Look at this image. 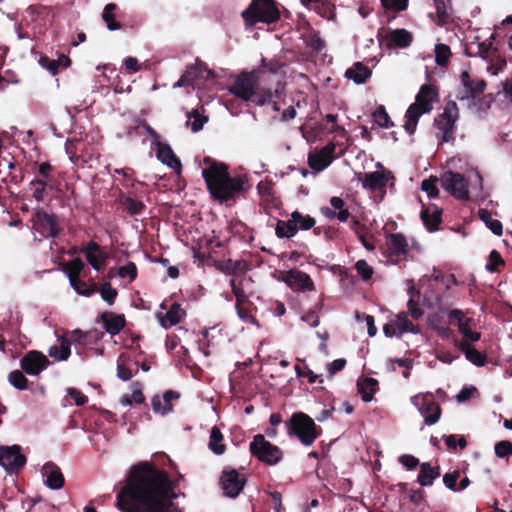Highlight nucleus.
Listing matches in <instances>:
<instances>
[{
  "label": "nucleus",
  "instance_id": "nucleus-50",
  "mask_svg": "<svg viewBox=\"0 0 512 512\" xmlns=\"http://www.w3.org/2000/svg\"><path fill=\"white\" fill-rule=\"evenodd\" d=\"M188 121L187 124L191 126L193 132H199L202 130L204 124L208 121V117L201 116L197 110L187 113Z\"/></svg>",
  "mask_w": 512,
  "mask_h": 512
},
{
  "label": "nucleus",
  "instance_id": "nucleus-21",
  "mask_svg": "<svg viewBox=\"0 0 512 512\" xmlns=\"http://www.w3.org/2000/svg\"><path fill=\"white\" fill-rule=\"evenodd\" d=\"M320 211L321 214L329 221L338 220L339 222H346L350 216V212L346 207L345 201L336 196L330 199V206H324Z\"/></svg>",
  "mask_w": 512,
  "mask_h": 512
},
{
  "label": "nucleus",
  "instance_id": "nucleus-52",
  "mask_svg": "<svg viewBox=\"0 0 512 512\" xmlns=\"http://www.w3.org/2000/svg\"><path fill=\"white\" fill-rule=\"evenodd\" d=\"M309 167L316 172H320L328 167L331 163L330 160L325 159L319 152L310 154L308 157Z\"/></svg>",
  "mask_w": 512,
  "mask_h": 512
},
{
  "label": "nucleus",
  "instance_id": "nucleus-51",
  "mask_svg": "<svg viewBox=\"0 0 512 512\" xmlns=\"http://www.w3.org/2000/svg\"><path fill=\"white\" fill-rule=\"evenodd\" d=\"M98 291L100 292L101 298L107 302L109 305H113L118 292L115 288H113L110 282H106L104 284H98Z\"/></svg>",
  "mask_w": 512,
  "mask_h": 512
},
{
  "label": "nucleus",
  "instance_id": "nucleus-37",
  "mask_svg": "<svg viewBox=\"0 0 512 512\" xmlns=\"http://www.w3.org/2000/svg\"><path fill=\"white\" fill-rule=\"evenodd\" d=\"M224 436L217 426L212 427L209 438V449L216 455H222L226 446L223 443Z\"/></svg>",
  "mask_w": 512,
  "mask_h": 512
},
{
  "label": "nucleus",
  "instance_id": "nucleus-58",
  "mask_svg": "<svg viewBox=\"0 0 512 512\" xmlns=\"http://www.w3.org/2000/svg\"><path fill=\"white\" fill-rule=\"evenodd\" d=\"M251 302H240L236 303L235 307L237 310L238 316L247 323H256L255 317L252 315L249 307L247 305H251Z\"/></svg>",
  "mask_w": 512,
  "mask_h": 512
},
{
  "label": "nucleus",
  "instance_id": "nucleus-27",
  "mask_svg": "<svg viewBox=\"0 0 512 512\" xmlns=\"http://www.w3.org/2000/svg\"><path fill=\"white\" fill-rule=\"evenodd\" d=\"M157 158L160 160L163 164L167 165L168 167L180 171L181 170V161L180 159L175 155L172 148L166 144V143H157Z\"/></svg>",
  "mask_w": 512,
  "mask_h": 512
},
{
  "label": "nucleus",
  "instance_id": "nucleus-7",
  "mask_svg": "<svg viewBox=\"0 0 512 512\" xmlns=\"http://www.w3.org/2000/svg\"><path fill=\"white\" fill-rule=\"evenodd\" d=\"M249 451L252 457L268 466L279 464L284 457V452L277 445L266 440L262 434H256L249 443Z\"/></svg>",
  "mask_w": 512,
  "mask_h": 512
},
{
  "label": "nucleus",
  "instance_id": "nucleus-23",
  "mask_svg": "<svg viewBox=\"0 0 512 512\" xmlns=\"http://www.w3.org/2000/svg\"><path fill=\"white\" fill-rule=\"evenodd\" d=\"M113 173L122 177L118 181L120 185L125 189L124 192L139 191L141 189L144 190L147 188L146 183L139 181L136 178V172L131 167L115 168Z\"/></svg>",
  "mask_w": 512,
  "mask_h": 512
},
{
  "label": "nucleus",
  "instance_id": "nucleus-9",
  "mask_svg": "<svg viewBox=\"0 0 512 512\" xmlns=\"http://www.w3.org/2000/svg\"><path fill=\"white\" fill-rule=\"evenodd\" d=\"M145 193L144 190L124 192L119 189L117 193L116 202L122 213L134 217L138 221L139 216H143L146 212V205L141 200V194Z\"/></svg>",
  "mask_w": 512,
  "mask_h": 512
},
{
  "label": "nucleus",
  "instance_id": "nucleus-6",
  "mask_svg": "<svg viewBox=\"0 0 512 512\" xmlns=\"http://www.w3.org/2000/svg\"><path fill=\"white\" fill-rule=\"evenodd\" d=\"M241 15L248 27H252L258 22L276 23L280 19V11L275 0L260 1L254 8L249 5Z\"/></svg>",
  "mask_w": 512,
  "mask_h": 512
},
{
  "label": "nucleus",
  "instance_id": "nucleus-53",
  "mask_svg": "<svg viewBox=\"0 0 512 512\" xmlns=\"http://www.w3.org/2000/svg\"><path fill=\"white\" fill-rule=\"evenodd\" d=\"M355 234L357 235L358 240L363 244V246L369 250L373 251L375 249V245L373 243V237L369 235L366 231L367 226H354Z\"/></svg>",
  "mask_w": 512,
  "mask_h": 512
},
{
  "label": "nucleus",
  "instance_id": "nucleus-61",
  "mask_svg": "<svg viewBox=\"0 0 512 512\" xmlns=\"http://www.w3.org/2000/svg\"><path fill=\"white\" fill-rule=\"evenodd\" d=\"M118 275L122 278L128 277L130 281H133L137 277V266L134 262H127L124 266L118 269Z\"/></svg>",
  "mask_w": 512,
  "mask_h": 512
},
{
  "label": "nucleus",
  "instance_id": "nucleus-17",
  "mask_svg": "<svg viewBox=\"0 0 512 512\" xmlns=\"http://www.w3.org/2000/svg\"><path fill=\"white\" fill-rule=\"evenodd\" d=\"M81 251L85 254L87 262L96 271H102L106 267L109 254L104 247L95 241H89Z\"/></svg>",
  "mask_w": 512,
  "mask_h": 512
},
{
  "label": "nucleus",
  "instance_id": "nucleus-63",
  "mask_svg": "<svg viewBox=\"0 0 512 512\" xmlns=\"http://www.w3.org/2000/svg\"><path fill=\"white\" fill-rule=\"evenodd\" d=\"M495 454L499 458H505L512 454V443L508 440H502L495 444Z\"/></svg>",
  "mask_w": 512,
  "mask_h": 512
},
{
  "label": "nucleus",
  "instance_id": "nucleus-34",
  "mask_svg": "<svg viewBox=\"0 0 512 512\" xmlns=\"http://www.w3.org/2000/svg\"><path fill=\"white\" fill-rule=\"evenodd\" d=\"M117 11L118 6L115 3H108L103 9L102 20L106 23L110 31L120 30L122 28V24L116 20L117 17H120V15L116 13Z\"/></svg>",
  "mask_w": 512,
  "mask_h": 512
},
{
  "label": "nucleus",
  "instance_id": "nucleus-20",
  "mask_svg": "<svg viewBox=\"0 0 512 512\" xmlns=\"http://www.w3.org/2000/svg\"><path fill=\"white\" fill-rule=\"evenodd\" d=\"M393 175L391 171H375L370 173H365L364 178L362 180L363 187L372 192H380L382 194L386 193V186L390 179H393Z\"/></svg>",
  "mask_w": 512,
  "mask_h": 512
},
{
  "label": "nucleus",
  "instance_id": "nucleus-18",
  "mask_svg": "<svg viewBox=\"0 0 512 512\" xmlns=\"http://www.w3.org/2000/svg\"><path fill=\"white\" fill-rule=\"evenodd\" d=\"M282 280L295 292L313 291L315 289L311 277L298 269L287 271Z\"/></svg>",
  "mask_w": 512,
  "mask_h": 512
},
{
  "label": "nucleus",
  "instance_id": "nucleus-55",
  "mask_svg": "<svg viewBox=\"0 0 512 512\" xmlns=\"http://www.w3.org/2000/svg\"><path fill=\"white\" fill-rule=\"evenodd\" d=\"M9 382L19 390L28 388V380L20 370H14L9 374Z\"/></svg>",
  "mask_w": 512,
  "mask_h": 512
},
{
  "label": "nucleus",
  "instance_id": "nucleus-28",
  "mask_svg": "<svg viewBox=\"0 0 512 512\" xmlns=\"http://www.w3.org/2000/svg\"><path fill=\"white\" fill-rule=\"evenodd\" d=\"M180 397V394L174 390H168L163 395L164 406H162L161 398L158 395L153 396L151 400L152 408L156 413L163 415L172 412V400H176Z\"/></svg>",
  "mask_w": 512,
  "mask_h": 512
},
{
  "label": "nucleus",
  "instance_id": "nucleus-13",
  "mask_svg": "<svg viewBox=\"0 0 512 512\" xmlns=\"http://www.w3.org/2000/svg\"><path fill=\"white\" fill-rule=\"evenodd\" d=\"M192 245L194 258L200 263H206L211 258V253L216 252L215 248L222 246V242L211 237H196L192 235Z\"/></svg>",
  "mask_w": 512,
  "mask_h": 512
},
{
  "label": "nucleus",
  "instance_id": "nucleus-5",
  "mask_svg": "<svg viewBox=\"0 0 512 512\" xmlns=\"http://www.w3.org/2000/svg\"><path fill=\"white\" fill-rule=\"evenodd\" d=\"M288 436L297 438L304 446H311L321 435V428L304 412L293 413L285 421Z\"/></svg>",
  "mask_w": 512,
  "mask_h": 512
},
{
  "label": "nucleus",
  "instance_id": "nucleus-3",
  "mask_svg": "<svg viewBox=\"0 0 512 512\" xmlns=\"http://www.w3.org/2000/svg\"><path fill=\"white\" fill-rule=\"evenodd\" d=\"M229 91L244 101H252L258 106H264L272 101L273 97L280 98L282 90L274 91L266 88H257V79L254 72H242L234 80Z\"/></svg>",
  "mask_w": 512,
  "mask_h": 512
},
{
  "label": "nucleus",
  "instance_id": "nucleus-33",
  "mask_svg": "<svg viewBox=\"0 0 512 512\" xmlns=\"http://www.w3.org/2000/svg\"><path fill=\"white\" fill-rule=\"evenodd\" d=\"M378 380L372 377H365L357 381V391L364 402H370L378 391Z\"/></svg>",
  "mask_w": 512,
  "mask_h": 512
},
{
  "label": "nucleus",
  "instance_id": "nucleus-2",
  "mask_svg": "<svg viewBox=\"0 0 512 512\" xmlns=\"http://www.w3.org/2000/svg\"><path fill=\"white\" fill-rule=\"evenodd\" d=\"M208 165L202 170V177L206 183L211 197L220 203L234 201L244 192L245 178L242 176H230L229 166L224 162H218L210 157L204 158Z\"/></svg>",
  "mask_w": 512,
  "mask_h": 512
},
{
  "label": "nucleus",
  "instance_id": "nucleus-32",
  "mask_svg": "<svg viewBox=\"0 0 512 512\" xmlns=\"http://www.w3.org/2000/svg\"><path fill=\"white\" fill-rule=\"evenodd\" d=\"M372 75L371 69L362 62H356L346 70L345 76L356 84H364Z\"/></svg>",
  "mask_w": 512,
  "mask_h": 512
},
{
  "label": "nucleus",
  "instance_id": "nucleus-40",
  "mask_svg": "<svg viewBox=\"0 0 512 512\" xmlns=\"http://www.w3.org/2000/svg\"><path fill=\"white\" fill-rule=\"evenodd\" d=\"M397 324L398 335H402L403 333L410 332L413 334H418L420 332V328L418 325L413 324L408 319V314L406 312H400L396 319L394 320Z\"/></svg>",
  "mask_w": 512,
  "mask_h": 512
},
{
  "label": "nucleus",
  "instance_id": "nucleus-60",
  "mask_svg": "<svg viewBox=\"0 0 512 512\" xmlns=\"http://www.w3.org/2000/svg\"><path fill=\"white\" fill-rule=\"evenodd\" d=\"M382 6L393 12H401L407 9L408 0H381Z\"/></svg>",
  "mask_w": 512,
  "mask_h": 512
},
{
  "label": "nucleus",
  "instance_id": "nucleus-46",
  "mask_svg": "<svg viewBox=\"0 0 512 512\" xmlns=\"http://www.w3.org/2000/svg\"><path fill=\"white\" fill-rule=\"evenodd\" d=\"M219 269L226 274L238 275L244 273L246 264L241 260L228 259L219 265Z\"/></svg>",
  "mask_w": 512,
  "mask_h": 512
},
{
  "label": "nucleus",
  "instance_id": "nucleus-16",
  "mask_svg": "<svg viewBox=\"0 0 512 512\" xmlns=\"http://www.w3.org/2000/svg\"><path fill=\"white\" fill-rule=\"evenodd\" d=\"M386 245L388 259L394 264L405 258L408 253L407 240L401 233L388 234Z\"/></svg>",
  "mask_w": 512,
  "mask_h": 512
},
{
  "label": "nucleus",
  "instance_id": "nucleus-4",
  "mask_svg": "<svg viewBox=\"0 0 512 512\" xmlns=\"http://www.w3.org/2000/svg\"><path fill=\"white\" fill-rule=\"evenodd\" d=\"M438 98V90L433 84H424L416 95L415 102L411 104L405 113L404 129L409 135L416 131L419 118L433 109V102Z\"/></svg>",
  "mask_w": 512,
  "mask_h": 512
},
{
  "label": "nucleus",
  "instance_id": "nucleus-22",
  "mask_svg": "<svg viewBox=\"0 0 512 512\" xmlns=\"http://www.w3.org/2000/svg\"><path fill=\"white\" fill-rule=\"evenodd\" d=\"M101 322L104 330L111 336H115L121 332L126 326V318L124 314H117L112 311L102 312L96 319Z\"/></svg>",
  "mask_w": 512,
  "mask_h": 512
},
{
  "label": "nucleus",
  "instance_id": "nucleus-12",
  "mask_svg": "<svg viewBox=\"0 0 512 512\" xmlns=\"http://www.w3.org/2000/svg\"><path fill=\"white\" fill-rule=\"evenodd\" d=\"M247 479L238 470L225 467L220 477V485L224 494L230 498H236L243 490Z\"/></svg>",
  "mask_w": 512,
  "mask_h": 512
},
{
  "label": "nucleus",
  "instance_id": "nucleus-54",
  "mask_svg": "<svg viewBox=\"0 0 512 512\" xmlns=\"http://www.w3.org/2000/svg\"><path fill=\"white\" fill-rule=\"evenodd\" d=\"M311 228H313V226H275V232L279 238H291L299 229L309 230Z\"/></svg>",
  "mask_w": 512,
  "mask_h": 512
},
{
  "label": "nucleus",
  "instance_id": "nucleus-15",
  "mask_svg": "<svg viewBox=\"0 0 512 512\" xmlns=\"http://www.w3.org/2000/svg\"><path fill=\"white\" fill-rule=\"evenodd\" d=\"M460 81L463 89L459 91L457 98L459 100H470L481 95L486 89V81L483 79L473 80L468 71H463L460 75Z\"/></svg>",
  "mask_w": 512,
  "mask_h": 512
},
{
  "label": "nucleus",
  "instance_id": "nucleus-41",
  "mask_svg": "<svg viewBox=\"0 0 512 512\" xmlns=\"http://www.w3.org/2000/svg\"><path fill=\"white\" fill-rule=\"evenodd\" d=\"M59 346L50 347L48 353L49 356L60 361H65L71 354L70 341L67 338L62 337L60 339Z\"/></svg>",
  "mask_w": 512,
  "mask_h": 512
},
{
  "label": "nucleus",
  "instance_id": "nucleus-19",
  "mask_svg": "<svg viewBox=\"0 0 512 512\" xmlns=\"http://www.w3.org/2000/svg\"><path fill=\"white\" fill-rule=\"evenodd\" d=\"M48 364V358L36 350L27 352L20 361L21 369L29 375H38Z\"/></svg>",
  "mask_w": 512,
  "mask_h": 512
},
{
  "label": "nucleus",
  "instance_id": "nucleus-44",
  "mask_svg": "<svg viewBox=\"0 0 512 512\" xmlns=\"http://www.w3.org/2000/svg\"><path fill=\"white\" fill-rule=\"evenodd\" d=\"M132 386L134 387L133 393L131 395L124 394L120 398V403L123 406H129L132 403L142 404L145 401V396L140 388L139 382H134Z\"/></svg>",
  "mask_w": 512,
  "mask_h": 512
},
{
  "label": "nucleus",
  "instance_id": "nucleus-45",
  "mask_svg": "<svg viewBox=\"0 0 512 512\" xmlns=\"http://www.w3.org/2000/svg\"><path fill=\"white\" fill-rule=\"evenodd\" d=\"M33 224H57V217L48 208L37 207L33 215Z\"/></svg>",
  "mask_w": 512,
  "mask_h": 512
},
{
  "label": "nucleus",
  "instance_id": "nucleus-42",
  "mask_svg": "<svg viewBox=\"0 0 512 512\" xmlns=\"http://www.w3.org/2000/svg\"><path fill=\"white\" fill-rule=\"evenodd\" d=\"M390 41L396 47L406 48L412 43L413 36L405 29H395L390 34Z\"/></svg>",
  "mask_w": 512,
  "mask_h": 512
},
{
  "label": "nucleus",
  "instance_id": "nucleus-59",
  "mask_svg": "<svg viewBox=\"0 0 512 512\" xmlns=\"http://www.w3.org/2000/svg\"><path fill=\"white\" fill-rule=\"evenodd\" d=\"M73 289L79 295L90 297L95 292L98 291V284L97 283H92L91 285H87V283L85 281L80 279V283H77V285L75 287H73Z\"/></svg>",
  "mask_w": 512,
  "mask_h": 512
},
{
  "label": "nucleus",
  "instance_id": "nucleus-38",
  "mask_svg": "<svg viewBox=\"0 0 512 512\" xmlns=\"http://www.w3.org/2000/svg\"><path fill=\"white\" fill-rule=\"evenodd\" d=\"M448 317H449L450 323H452L454 321L457 322L458 330L462 335H465V333H467L471 329V323L473 320L471 318L464 317V314L461 310H459V309L450 310Z\"/></svg>",
  "mask_w": 512,
  "mask_h": 512
},
{
  "label": "nucleus",
  "instance_id": "nucleus-47",
  "mask_svg": "<svg viewBox=\"0 0 512 512\" xmlns=\"http://www.w3.org/2000/svg\"><path fill=\"white\" fill-rule=\"evenodd\" d=\"M374 122L382 128H390L394 126L389 114L384 105H379L373 112Z\"/></svg>",
  "mask_w": 512,
  "mask_h": 512
},
{
  "label": "nucleus",
  "instance_id": "nucleus-8",
  "mask_svg": "<svg viewBox=\"0 0 512 512\" xmlns=\"http://www.w3.org/2000/svg\"><path fill=\"white\" fill-rule=\"evenodd\" d=\"M459 118V109L454 101H449L443 113L434 119V125L437 129L436 137L444 142H453L455 140L456 121Z\"/></svg>",
  "mask_w": 512,
  "mask_h": 512
},
{
  "label": "nucleus",
  "instance_id": "nucleus-43",
  "mask_svg": "<svg viewBox=\"0 0 512 512\" xmlns=\"http://www.w3.org/2000/svg\"><path fill=\"white\" fill-rule=\"evenodd\" d=\"M104 336L103 332H99L98 330H90L87 332H83L79 329H76L71 334V339L74 342H78L80 344H87L92 339L99 340Z\"/></svg>",
  "mask_w": 512,
  "mask_h": 512
},
{
  "label": "nucleus",
  "instance_id": "nucleus-39",
  "mask_svg": "<svg viewBox=\"0 0 512 512\" xmlns=\"http://www.w3.org/2000/svg\"><path fill=\"white\" fill-rule=\"evenodd\" d=\"M436 8L437 20L436 23L439 26H444L451 20L449 13L450 0H433Z\"/></svg>",
  "mask_w": 512,
  "mask_h": 512
},
{
  "label": "nucleus",
  "instance_id": "nucleus-49",
  "mask_svg": "<svg viewBox=\"0 0 512 512\" xmlns=\"http://www.w3.org/2000/svg\"><path fill=\"white\" fill-rule=\"evenodd\" d=\"M30 187L32 189V196L37 202H44L48 197L49 187L41 181H31Z\"/></svg>",
  "mask_w": 512,
  "mask_h": 512
},
{
  "label": "nucleus",
  "instance_id": "nucleus-48",
  "mask_svg": "<svg viewBox=\"0 0 512 512\" xmlns=\"http://www.w3.org/2000/svg\"><path fill=\"white\" fill-rule=\"evenodd\" d=\"M451 49L446 44H437L435 46V62L440 67H446L451 57Z\"/></svg>",
  "mask_w": 512,
  "mask_h": 512
},
{
  "label": "nucleus",
  "instance_id": "nucleus-62",
  "mask_svg": "<svg viewBox=\"0 0 512 512\" xmlns=\"http://www.w3.org/2000/svg\"><path fill=\"white\" fill-rule=\"evenodd\" d=\"M436 183V177H430L422 181L421 188L427 193L429 198H435L439 193Z\"/></svg>",
  "mask_w": 512,
  "mask_h": 512
},
{
  "label": "nucleus",
  "instance_id": "nucleus-29",
  "mask_svg": "<svg viewBox=\"0 0 512 512\" xmlns=\"http://www.w3.org/2000/svg\"><path fill=\"white\" fill-rule=\"evenodd\" d=\"M39 64L42 68L48 70L51 75H56L59 72V68H67L70 66L71 59L64 54H61L58 59H50L46 55H41Z\"/></svg>",
  "mask_w": 512,
  "mask_h": 512
},
{
  "label": "nucleus",
  "instance_id": "nucleus-57",
  "mask_svg": "<svg viewBox=\"0 0 512 512\" xmlns=\"http://www.w3.org/2000/svg\"><path fill=\"white\" fill-rule=\"evenodd\" d=\"M196 74V68L190 66L187 68L185 73L179 78V80L173 85L174 88L191 86L195 88L194 75Z\"/></svg>",
  "mask_w": 512,
  "mask_h": 512
},
{
  "label": "nucleus",
  "instance_id": "nucleus-36",
  "mask_svg": "<svg viewBox=\"0 0 512 512\" xmlns=\"http://www.w3.org/2000/svg\"><path fill=\"white\" fill-rule=\"evenodd\" d=\"M423 224H441L442 209L435 204L423 206L420 213Z\"/></svg>",
  "mask_w": 512,
  "mask_h": 512
},
{
  "label": "nucleus",
  "instance_id": "nucleus-30",
  "mask_svg": "<svg viewBox=\"0 0 512 512\" xmlns=\"http://www.w3.org/2000/svg\"><path fill=\"white\" fill-rule=\"evenodd\" d=\"M37 167V175L32 181H41L43 184H47L50 190H56L57 181L54 177L55 168L48 162L37 164Z\"/></svg>",
  "mask_w": 512,
  "mask_h": 512
},
{
  "label": "nucleus",
  "instance_id": "nucleus-26",
  "mask_svg": "<svg viewBox=\"0 0 512 512\" xmlns=\"http://www.w3.org/2000/svg\"><path fill=\"white\" fill-rule=\"evenodd\" d=\"M43 471L46 475V485L53 490L61 489L65 484L64 475L61 469L53 462H48L44 465Z\"/></svg>",
  "mask_w": 512,
  "mask_h": 512
},
{
  "label": "nucleus",
  "instance_id": "nucleus-14",
  "mask_svg": "<svg viewBox=\"0 0 512 512\" xmlns=\"http://www.w3.org/2000/svg\"><path fill=\"white\" fill-rule=\"evenodd\" d=\"M26 464V457L21 454L18 445L0 447V465L8 471H18Z\"/></svg>",
  "mask_w": 512,
  "mask_h": 512
},
{
  "label": "nucleus",
  "instance_id": "nucleus-25",
  "mask_svg": "<svg viewBox=\"0 0 512 512\" xmlns=\"http://www.w3.org/2000/svg\"><path fill=\"white\" fill-rule=\"evenodd\" d=\"M185 314L186 312L182 309L181 305L175 302L170 306L169 310L165 314L158 313L157 318L160 325L163 328L168 329L180 323Z\"/></svg>",
  "mask_w": 512,
  "mask_h": 512
},
{
  "label": "nucleus",
  "instance_id": "nucleus-1",
  "mask_svg": "<svg viewBox=\"0 0 512 512\" xmlns=\"http://www.w3.org/2000/svg\"><path fill=\"white\" fill-rule=\"evenodd\" d=\"M176 497L168 472L141 462L132 466L116 505L121 512H173Z\"/></svg>",
  "mask_w": 512,
  "mask_h": 512
},
{
  "label": "nucleus",
  "instance_id": "nucleus-64",
  "mask_svg": "<svg viewBox=\"0 0 512 512\" xmlns=\"http://www.w3.org/2000/svg\"><path fill=\"white\" fill-rule=\"evenodd\" d=\"M355 269L365 281L371 279L373 275V268L365 260H358L355 264Z\"/></svg>",
  "mask_w": 512,
  "mask_h": 512
},
{
  "label": "nucleus",
  "instance_id": "nucleus-11",
  "mask_svg": "<svg viewBox=\"0 0 512 512\" xmlns=\"http://www.w3.org/2000/svg\"><path fill=\"white\" fill-rule=\"evenodd\" d=\"M442 187L458 200H468V181L458 172L448 170L441 175L440 178Z\"/></svg>",
  "mask_w": 512,
  "mask_h": 512
},
{
  "label": "nucleus",
  "instance_id": "nucleus-35",
  "mask_svg": "<svg viewBox=\"0 0 512 512\" xmlns=\"http://www.w3.org/2000/svg\"><path fill=\"white\" fill-rule=\"evenodd\" d=\"M84 267L85 264L80 258H74L65 264L64 270L67 272V276L72 287H75L77 283H80V274Z\"/></svg>",
  "mask_w": 512,
  "mask_h": 512
},
{
  "label": "nucleus",
  "instance_id": "nucleus-31",
  "mask_svg": "<svg viewBox=\"0 0 512 512\" xmlns=\"http://www.w3.org/2000/svg\"><path fill=\"white\" fill-rule=\"evenodd\" d=\"M440 476V467H432L429 462H423L420 464V471L417 477V482L423 487H429L433 485L436 478Z\"/></svg>",
  "mask_w": 512,
  "mask_h": 512
},
{
  "label": "nucleus",
  "instance_id": "nucleus-10",
  "mask_svg": "<svg viewBox=\"0 0 512 512\" xmlns=\"http://www.w3.org/2000/svg\"><path fill=\"white\" fill-rule=\"evenodd\" d=\"M411 403L417 407L420 414L424 417L425 424L434 425L440 420L442 409L434 401L433 393L427 392L415 395L411 397Z\"/></svg>",
  "mask_w": 512,
  "mask_h": 512
},
{
  "label": "nucleus",
  "instance_id": "nucleus-24",
  "mask_svg": "<svg viewBox=\"0 0 512 512\" xmlns=\"http://www.w3.org/2000/svg\"><path fill=\"white\" fill-rule=\"evenodd\" d=\"M455 346L464 353L466 359L472 364L483 367L487 363V355L483 352L478 351L468 341H459L454 339Z\"/></svg>",
  "mask_w": 512,
  "mask_h": 512
},
{
  "label": "nucleus",
  "instance_id": "nucleus-56",
  "mask_svg": "<svg viewBox=\"0 0 512 512\" xmlns=\"http://www.w3.org/2000/svg\"><path fill=\"white\" fill-rule=\"evenodd\" d=\"M504 265L505 261L503 260L501 254L497 250H492L489 254L486 269L489 272H497L499 271V267Z\"/></svg>",
  "mask_w": 512,
  "mask_h": 512
}]
</instances>
